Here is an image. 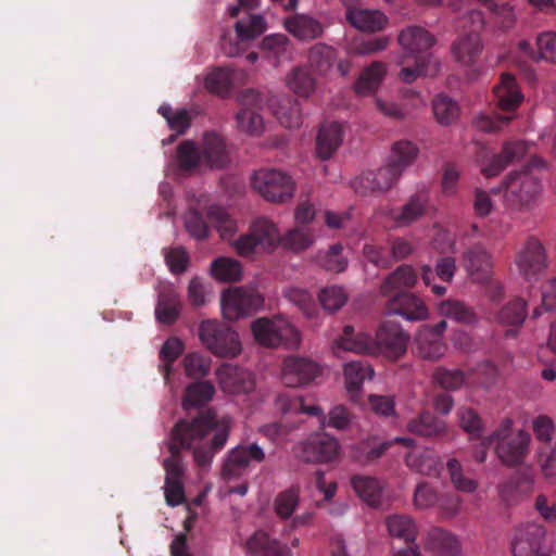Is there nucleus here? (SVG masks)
Wrapping results in <instances>:
<instances>
[{
	"mask_svg": "<svg viewBox=\"0 0 556 556\" xmlns=\"http://www.w3.org/2000/svg\"><path fill=\"white\" fill-rule=\"evenodd\" d=\"M228 437V422L218 420L212 409L201 410L191 419L179 420L172 430L170 457L164 460L165 481H182L185 468L181 450H192L197 466L207 470L215 454L226 445Z\"/></svg>",
	"mask_w": 556,
	"mask_h": 556,
	"instance_id": "obj_1",
	"label": "nucleus"
},
{
	"mask_svg": "<svg viewBox=\"0 0 556 556\" xmlns=\"http://www.w3.org/2000/svg\"><path fill=\"white\" fill-rule=\"evenodd\" d=\"M280 241L286 248L300 252L313 244L314 236L309 229L295 228L281 239L277 226L268 218L260 217L252 223L250 231L235 242V248L239 255L250 256L258 250L274 249Z\"/></svg>",
	"mask_w": 556,
	"mask_h": 556,
	"instance_id": "obj_2",
	"label": "nucleus"
},
{
	"mask_svg": "<svg viewBox=\"0 0 556 556\" xmlns=\"http://www.w3.org/2000/svg\"><path fill=\"white\" fill-rule=\"evenodd\" d=\"M397 40L403 49L399 61L402 65V81L410 84L419 76L434 75L438 72L437 64L431 65V55L428 52L435 39L427 29L416 25L408 26L400 33Z\"/></svg>",
	"mask_w": 556,
	"mask_h": 556,
	"instance_id": "obj_3",
	"label": "nucleus"
},
{
	"mask_svg": "<svg viewBox=\"0 0 556 556\" xmlns=\"http://www.w3.org/2000/svg\"><path fill=\"white\" fill-rule=\"evenodd\" d=\"M489 443H494L495 454L504 466L517 467L530 452L531 437L523 430H514L513 420L504 418L489 435Z\"/></svg>",
	"mask_w": 556,
	"mask_h": 556,
	"instance_id": "obj_4",
	"label": "nucleus"
},
{
	"mask_svg": "<svg viewBox=\"0 0 556 556\" xmlns=\"http://www.w3.org/2000/svg\"><path fill=\"white\" fill-rule=\"evenodd\" d=\"M251 329L256 342L266 348L296 349L301 342L300 331L282 317L257 318Z\"/></svg>",
	"mask_w": 556,
	"mask_h": 556,
	"instance_id": "obj_5",
	"label": "nucleus"
},
{
	"mask_svg": "<svg viewBox=\"0 0 556 556\" xmlns=\"http://www.w3.org/2000/svg\"><path fill=\"white\" fill-rule=\"evenodd\" d=\"M199 336L207 350L216 356L235 357L241 351L237 332L227 325L216 320L202 321L199 328Z\"/></svg>",
	"mask_w": 556,
	"mask_h": 556,
	"instance_id": "obj_6",
	"label": "nucleus"
},
{
	"mask_svg": "<svg viewBox=\"0 0 556 556\" xmlns=\"http://www.w3.org/2000/svg\"><path fill=\"white\" fill-rule=\"evenodd\" d=\"M485 25L484 16L479 10H469L463 17V27H468L466 35L456 40L452 47L453 54L457 62L470 65L476 62L482 51L480 30Z\"/></svg>",
	"mask_w": 556,
	"mask_h": 556,
	"instance_id": "obj_7",
	"label": "nucleus"
},
{
	"mask_svg": "<svg viewBox=\"0 0 556 556\" xmlns=\"http://www.w3.org/2000/svg\"><path fill=\"white\" fill-rule=\"evenodd\" d=\"M505 203L513 210L529 208L541 192L539 178L527 169L508 175L505 182Z\"/></svg>",
	"mask_w": 556,
	"mask_h": 556,
	"instance_id": "obj_8",
	"label": "nucleus"
},
{
	"mask_svg": "<svg viewBox=\"0 0 556 556\" xmlns=\"http://www.w3.org/2000/svg\"><path fill=\"white\" fill-rule=\"evenodd\" d=\"M256 190L266 201L283 203L293 197L294 182L292 178L277 169H260L251 179Z\"/></svg>",
	"mask_w": 556,
	"mask_h": 556,
	"instance_id": "obj_9",
	"label": "nucleus"
},
{
	"mask_svg": "<svg viewBox=\"0 0 556 556\" xmlns=\"http://www.w3.org/2000/svg\"><path fill=\"white\" fill-rule=\"evenodd\" d=\"M264 460L265 452L258 444H240L227 452L222 466V478L225 481L240 480L247 475L252 464Z\"/></svg>",
	"mask_w": 556,
	"mask_h": 556,
	"instance_id": "obj_10",
	"label": "nucleus"
},
{
	"mask_svg": "<svg viewBox=\"0 0 556 556\" xmlns=\"http://www.w3.org/2000/svg\"><path fill=\"white\" fill-rule=\"evenodd\" d=\"M263 296L252 288L237 287L222 295V312L225 318L237 320L263 306Z\"/></svg>",
	"mask_w": 556,
	"mask_h": 556,
	"instance_id": "obj_11",
	"label": "nucleus"
},
{
	"mask_svg": "<svg viewBox=\"0 0 556 556\" xmlns=\"http://www.w3.org/2000/svg\"><path fill=\"white\" fill-rule=\"evenodd\" d=\"M382 296L386 299V315H397L409 321H420L428 318L429 312L425 302L412 292H397Z\"/></svg>",
	"mask_w": 556,
	"mask_h": 556,
	"instance_id": "obj_12",
	"label": "nucleus"
},
{
	"mask_svg": "<svg viewBox=\"0 0 556 556\" xmlns=\"http://www.w3.org/2000/svg\"><path fill=\"white\" fill-rule=\"evenodd\" d=\"M546 529L536 522H528L520 526L511 542L514 556H549L543 551Z\"/></svg>",
	"mask_w": 556,
	"mask_h": 556,
	"instance_id": "obj_13",
	"label": "nucleus"
},
{
	"mask_svg": "<svg viewBox=\"0 0 556 556\" xmlns=\"http://www.w3.org/2000/svg\"><path fill=\"white\" fill-rule=\"evenodd\" d=\"M408 338L400 324L391 320L381 323L374 339L377 354L381 353L392 358L401 357L406 352Z\"/></svg>",
	"mask_w": 556,
	"mask_h": 556,
	"instance_id": "obj_14",
	"label": "nucleus"
},
{
	"mask_svg": "<svg viewBox=\"0 0 556 556\" xmlns=\"http://www.w3.org/2000/svg\"><path fill=\"white\" fill-rule=\"evenodd\" d=\"M321 372L319 365L306 357L289 356L283 361L281 380L289 388L309 384Z\"/></svg>",
	"mask_w": 556,
	"mask_h": 556,
	"instance_id": "obj_15",
	"label": "nucleus"
},
{
	"mask_svg": "<svg viewBox=\"0 0 556 556\" xmlns=\"http://www.w3.org/2000/svg\"><path fill=\"white\" fill-rule=\"evenodd\" d=\"M340 451L339 441L328 433L312 434L302 444L300 457L307 463H328L333 460Z\"/></svg>",
	"mask_w": 556,
	"mask_h": 556,
	"instance_id": "obj_16",
	"label": "nucleus"
},
{
	"mask_svg": "<svg viewBox=\"0 0 556 556\" xmlns=\"http://www.w3.org/2000/svg\"><path fill=\"white\" fill-rule=\"evenodd\" d=\"M402 174L389 162L377 172H367L356 178L353 188L361 194L374 191H388L401 178Z\"/></svg>",
	"mask_w": 556,
	"mask_h": 556,
	"instance_id": "obj_17",
	"label": "nucleus"
},
{
	"mask_svg": "<svg viewBox=\"0 0 556 556\" xmlns=\"http://www.w3.org/2000/svg\"><path fill=\"white\" fill-rule=\"evenodd\" d=\"M517 266L520 273L531 280L541 274L547 266L545 249L536 238H529L525 248L517 255Z\"/></svg>",
	"mask_w": 556,
	"mask_h": 556,
	"instance_id": "obj_18",
	"label": "nucleus"
},
{
	"mask_svg": "<svg viewBox=\"0 0 556 556\" xmlns=\"http://www.w3.org/2000/svg\"><path fill=\"white\" fill-rule=\"evenodd\" d=\"M216 374L220 388L226 393L248 394L255 388L254 376L247 369L226 364Z\"/></svg>",
	"mask_w": 556,
	"mask_h": 556,
	"instance_id": "obj_19",
	"label": "nucleus"
},
{
	"mask_svg": "<svg viewBox=\"0 0 556 556\" xmlns=\"http://www.w3.org/2000/svg\"><path fill=\"white\" fill-rule=\"evenodd\" d=\"M464 267L473 282L486 283L492 276L491 256L485 248L478 243L464 252Z\"/></svg>",
	"mask_w": 556,
	"mask_h": 556,
	"instance_id": "obj_20",
	"label": "nucleus"
},
{
	"mask_svg": "<svg viewBox=\"0 0 556 556\" xmlns=\"http://www.w3.org/2000/svg\"><path fill=\"white\" fill-rule=\"evenodd\" d=\"M494 102L504 113L514 115V112L523 101V94L514 75L504 73L493 87Z\"/></svg>",
	"mask_w": 556,
	"mask_h": 556,
	"instance_id": "obj_21",
	"label": "nucleus"
},
{
	"mask_svg": "<svg viewBox=\"0 0 556 556\" xmlns=\"http://www.w3.org/2000/svg\"><path fill=\"white\" fill-rule=\"evenodd\" d=\"M527 153V144L522 140L505 142L501 154L493 155L486 164L482 165L481 172L488 177L497 176L506 166L520 160Z\"/></svg>",
	"mask_w": 556,
	"mask_h": 556,
	"instance_id": "obj_22",
	"label": "nucleus"
},
{
	"mask_svg": "<svg viewBox=\"0 0 556 556\" xmlns=\"http://www.w3.org/2000/svg\"><path fill=\"white\" fill-rule=\"evenodd\" d=\"M283 26L289 34L302 41L317 39L324 33L321 23L308 14H292L283 20Z\"/></svg>",
	"mask_w": 556,
	"mask_h": 556,
	"instance_id": "obj_23",
	"label": "nucleus"
},
{
	"mask_svg": "<svg viewBox=\"0 0 556 556\" xmlns=\"http://www.w3.org/2000/svg\"><path fill=\"white\" fill-rule=\"evenodd\" d=\"M200 147L204 166L210 168H224L228 164L229 156L225 140L215 131L205 132Z\"/></svg>",
	"mask_w": 556,
	"mask_h": 556,
	"instance_id": "obj_24",
	"label": "nucleus"
},
{
	"mask_svg": "<svg viewBox=\"0 0 556 556\" xmlns=\"http://www.w3.org/2000/svg\"><path fill=\"white\" fill-rule=\"evenodd\" d=\"M533 483V476L529 471H517L498 486V493L505 503L511 504L530 494Z\"/></svg>",
	"mask_w": 556,
	"mask_h": 556,
	"instance_id": "obj_25",
	"label": "nucleus"
},
{
	"mask_svg": "<svg viewBox=\"0 0 556 556\" xmlns=\"http://www.w3.org/2000/svg\"><path fill=\"white\" fill-rule=\"evenodd\" d=\"M387 75V66L381 61H374L363 68L354 83V91L357 96L368 97L375 94L380 88Z\"/></svg>",
	"mask_w": 556,
	"mask_h": 556,
	"instance_id": "obj_26",
	"label": "nucleus"
},
{
	"mask_svg": "<svg viewBox=\"0 0 556 556\" xmlns=\"http://www.w3.org/2000/svg\"><path fill=\"white\" fill-rule=\"evenodd\" d=\"M337 346L340 350L364 353L377 354V344L374 338L363 331L356 332L353 326H345L341 337L337 341Z\"/></svg>",
	"mask_w": 556,
	"mask_h": 556,
	"instance_id": "obj_27",
	"label": "nucleus"
},
{
	"mask_svg": "<svg viewBox=\"0 0 556 556\" xmlns=\"http://www.w3.org/2000/svg\"><path fill=\"white\" fill-rule=\"evenodd\" d=\"M342 125L332 122L323 124L316 139V152L321 160L330 159L342 143Z\"/></svg>",
	"mask_w": 556,
	"mask_h": 556,
	"instance_id": "obj_28",
	"label": "nucleus"
},
{
	"mask_svg": "<svg viewBox=\"0 0 556 556\" xmlns=\"http://www.w3.org/2000/svg\"><path fill=\"white\" fill-rule=\"evenodd\" d=\"M417 279L416 270L410 265L403 264L383 279L380 286V293L381 295H389L391 293L406 292V289L415 287Z\"/></svg>",
	"mask_w": 556,
	"mask_h": 556,
	"instance_id": "obj_29",
	"label": "nucleus"
},
{
	"mask_svg": "<svg viewBox=\"0 0 556 556\" xmlns=\"http://www.w3.org/2000/svg\"><path fill=\"white\" fill-rule=\"evenodd\" d=\"M527 317V303L520 298H516L505 304L495 315V320L502 326H510L505 336L515 337L518 328L521 327Z\"/></svg>",
	"mask_w": 556,
	"mask_h": 556,
	"instance_id": "obj_30",
	"label": "nucleus"
},
{
	"mask_svg": "<svg viewBox=\"0 0 556 556\" xmlns=\"http://www.w3.org/2000/svg\"><path fill=\"white\" fill-rule=\"evenodd\" d=\"M345 15L349 23L362 31H379L388 23L387 16L379 10L349 9Z\"/></svg>",
	"mask_w": 556,
	"mask_h": 556,
	"instance_id": "obj_31",
	"label": "nucleus"
},
{
	"mask_svg": "<svg viewBox=\"0 0 556 556\" xmlns=\"http://www.w3.org/2000/svg\"><path fill=\"white\" fill-rule=\"evenodd\" d=\"M181 311V302L178 293L172 287H164L159 293L155 306L156 320L164 325L174 324Z\"/></svg>",
	"mask_w": 556,
	"mask_h": 556,
	"instance_id": "obj_32",
	"label": "nucleus"
},
{
	"mask_svg": "<svg viewBox=\"0 0 556 556\" xmlns=\"http://www.w3.org/2000/svg\"><path fill=\"white\" fill-rule=\"evenodd\" d=\"M446 429V422L430 412H422L407 422L409 433L424 438L441 437Z\"/></svg>",
	"mask_w": 556,
	"mask_h": 556,
	"instance_id": "obj_33",
	"label": "nucleus"
},
{
	"mask_svg": "<svg viewBox=\"0 0 556 556\" xmlns=\"http://www.w3.org/2000/svg\"><path fill=\"white\" fill-rule=\"evenodd\" d=\"M426 546L442 556H455L460 552L456 535L439 527L429 530Z\"/></svg>",
	"mask_w": 556,
	"mask_h": 556,
	"instance_id": "obj_34",
	"label": "nucleus"
},
{
	"mask_svg": "<svg viewBox=\"0 0 556 556\" xmlns=\"http://www.w3.org/2000/svg\"><path fill=\"white\" fill-rule=\"evenodd\" d=\"M389 535L407 544L415 543L418 536V526L413 517L404 514H393L386 519Z\"/></svg>",
	"mask_w": 556,
	"mask_h": 556,
	"instance_id": "obj_35",
	"label": "nucleus"
},
{
	"mask_svg": "<svg viewBox=\"0 0 556 556\" xmlns=\"http://www.w3.org/2000/svg\"><path fill=\"white\" fill-rule=\"evenodd\" d=\"M237 18L235 30L240 42L252 41L267 29V23L261 14L245 12L242 17Z\"/></svg>",
	"mask_w": 556,
	"mask_h": 556,
	"instance_id": "obj_36",
	"label": "nucleus"
},
{
	"mask_svg": "<svg viewBox=\"0 0 556 556\" xmlns=\"http://www.w3.org/2000/svg\"><path fill=\"white\" fill-rule=\"evenodd\" d=\"M407 466L420 475L437 477L442 470V462L433 451L425 450L421 453H408Z\"/></svg>",
	"mask_w": 556,
	"mask_h": 556,
	"instance_id": "obj_37",
	"label": "nucleus"
},
{
	"mask_svg": "<svg viewBox=\"0 0 556 556\" xmlns=\"http://www.w3.org/2000/svg\"><path fill=\"white\" fill-rule=\"evenodd\" d=\"M357 495L368 505L378 507L382 498V483L372 477L355 476L351 480Z\"/></svg>",
	"mask_w": 556,
	"mask_h": 556,
	"instance_id": "obj_38",
	"label": "nucleus"
},
{
	"mask_svg": "<svg viewBox=\"0 0 556 556\" xmlns=\"http://www.w3.org/2000/svg\"><path fill=\"white\" fill-rule=\"evenodd\" d=\"M391 445L390 441L376 442L374 439H366L353 446L352 456L361 465H369L377 462Z\"/></svg>",
	"mask_w": 556,
	"mask_h": 556,
	"instance_id": "obj_39",
	"label": "nucleus"
},
{
	"mask_svg": "<svg viewBox=\"0 0 556 556\" xmlns=\"http://www.w3.org/2000/svg\"><path fill=\"white\" fill-rule=\"evenodd\" d=\"M419 154L418 147L409 140H399L393 143L388 162L400 173H403L414 164Z\"/></svg>",
	"mask_w": 556,
	"mask_h": 556,
	"instance_id": "obj_40",
	"label": "nucleus"
},
{
	"mask_svg": "<svg viewBox=\"0 0 556 556\" xmlns=\"http://www.w3.org/2000/svg\"><path fill=\"white\" fill-rule=\"evenodd\" d=\"M415 341L418 355L425 359L435 361L445 353L446 346L442 338L435 337L428 329H419Z\"/></svg>",
	"mask_w": 556,
	"mask_h": 556,
	"instance_id": "obj_41",
	"label": "nucleus"
},
{
	"mask_svg": "<svg viewBox=\"0 0 556 556\" xmlns=\"http://www.w3.org/2000/svg\"><path fill=\"white\" fill-rule=\"evenodd\" d=\"M176 162L184 172H192L204 166L201 147L192 140L181 141L176 149Z\"/></svg>",
	"mask_w": 556,
	"mask_h": 556,
	"instance_id": "obj_42",
	"label": "nucleus"
},
{
	"mask_svg": "<svg viewBox=\"0 0 556 556\" xmlns=\"http://www.w3.org/2000/svg\"><path fill=\"white\" fill-rule=\"evenodd\" d=\"M261 49L267 59L278 64L281 59H291L293 46L286 35L271 34L262 40Z\"/></svg>",
	"mask_w": 556,
	"mask_h": 556,
	"instance_id": "obj_43",
	"label": "nucleus"
},
{
	"mask_svg": "<svg viewBox=\"0 0 556 556\" xmlns=\"http://www.w3.org/2000/svg\"><path fill=\"white\" fill-rule=\"evenodd\" d=\"M459 427L468 434L470 440L482 439L485 424L479 413L468 406H462L456 413Z\"/></svg>",
	"mask_w": 556,
	"mask_h": 556,
	"instance_id": "obj_44",
	"label": "nucleus"
},
{
	"mask_svg": "<svg viewBox=\"0 0 556 556\" xmlns=\"http://www.w3.org/2000/svg\"><path fill=\"white\" fill-rule=\"evenodd\" d=\"M215 394V387L208 380L190 383L185 391L184 407H200L208 403Z\"/></svg>",
	"mask_w": 556,
	"mask_h": 556,
	"instance_id": "obj_45",
	"label": "nucleus"
},
{
	"mask_svg": "<svg viewBox=\"0 0 556 556\" xmlns=\"http://www.w3.org/2000/svg\"><path fill=\"white\" fill-rule=\"evenodd\" d=\"M251 556H283V548L264 531L255 532L247 542Z\"/></svg>",
	"mask_w": 556,
	"mask_h": 556,
	"instance_id": "obj_46",
	"label": "nucleus"
},
{
	"mask_svg": "<svg viewBox=\"0 0 556 556\" xmlns=\"http://www.w3.org/2000/svg\"><path fill=\"white\" fill-rule=\"evenodd\" d=\"M439 312L442 316L460 324L471 325L478 320L475 311L458 300H444L439 304Z\"/></svg>",
	"mask_w": 556,
	"mask_h": 556,
	"instance_id": "obj_47",
	"label": "nucleus"
},
{
	"mask_svg": "<svg viewBox=\"0 0 556 556\" xmlns=\"http://www.w3.org/2000/svg\"><path fill=\"white\" fill-rule=\"evenodd\" d=\"M308 65L319 75H326L333 65L336 51L325 43H317L308 50Z\"/></svg>",
	"mask_w": 556,
	"mask_h": 556,
	"instance_id": "obj_48",
	"label": "nucleus"
},
{
	"mask_svg": "<svg viewBox=\"0 0 556 556\" xmlns=\"http://www.w3.org/2000/svg\"><path fill=\"white\" fill-rule=\"evenodd\" d=\"M426 212V199L422 194L410 197L408 202L402 207L401 212L392 213V218L400 227L409 225L419 219Z\"/></svg>",
	"mask_w": 556,
	"mask_h": 556,
	"instance_id": "obj_49",
	"label": "nucleus"
},
{
	"mask_svg": "<svg viewBox=\"0 0 556 556\" xmlns=\"http://www.w3.org/2000/svg\"><path fill=\"white\" fill-rule=\"evenodd\" d=\"M232 74L229 66L217 67L206 75L204 86L211 93L225 97L231 88Z\"/></svg>",
	"mask_w": 556,
	"mask_h": 556,
	"instance_id": "obj_50",
	"label": "nucleus"
},
{
	"mask_svg": "<svg viewBox=\"0 0 556 556\" xmlns=\"http://www.w3.org/2000/svg\"><path fill=\"white\" fill-rule=\"evenodd\" d=\"M433 381L445 391H457L467 381V374L458 368L450 369L446 367H437L432 375Z\"/></svg>",
	"mask_w": 556,
	"mask_h": 556,
	"instance_id": "obj_51",
	"label": "nucleus"
},
{
	"mask_svg": "<svg viewBox=\"0 0 556 556\" xmlns=\"http://www.w3.org/2000/svg\"><path fill=\"white\" fill-rule=\"evenodd\" d=\"M288 87L298 96L308 98L316 87L315 78L305 67L294 68L287 77Z\"/></svg>",
	"mask_w": 556,
	"mask_h": 556,
	"instance_id": "obj_52",
	"label": "nucleus"
},
{
	"mask_svg": "<svg viewBox=\"0 0 556 556\" xmlns=\"http://www.w3.org/2000/svg\"><path fill=\"white\" fill-rule=\"evenodd\" d=\"M374 369L361 361H353L344 366V378L346 389L350 392L359 390L365 379H371Z\"/></svg>",
	"mask_w": 556,
	"mask_h": 556,
	"instance_id": "obj_53",
	"label": "nucleus"
},
{
	"mask_svg": "<svg viewBox=\"0 0 556 556\" xmlns=\"http://www.w3.org/2000/svg\"><path fill=\"white\" fill-rule=\"evenodd\" d=\"M432 110L437 121L445 126L453 124L459 115L457 102L445 94H439L433 99Z\"/></svg>",
	"mask_w": 556,
	"mask_h": 556,
	"instance_id": "obj_54",
	"label": "nucleus"
},
{
	"mask_svg": "<svg viewBox=\"0 0 556 556\" xmlns=\"http://www.w3.org/2000/svg\"><path fill=\"white\" fill-rule=\"evenodd\" d=\"M212 274L222 281H239L242 277V266L237 260L218 257L212 263Z\"/></svg>",
	"mask_w": 556,
	"mask_h": 556,
	"instance_id": "obj_55",
	"label": "nucleus"
},
{
	"mask_svg": "<svg viewBox=\"0 0 556 556\" xmlns=\"http://www.w3.org/2000/svg\"><path fill=\"white\" fill-rule=\"evenodd\" d=\"M277 404L283 413L302 412L309 416L320 417L321 425H325L326 416L323 409L317 405H305L302 397H291L287 393H281L277 397Z\"/></svg>",
	"mask_w": 556,
	"mask_h": 556,
	"instance_id": "obj_56",
	"label": "nucleus"
},
{
	"mask_svg": "<svg viewBox=\"0 0 556 556\" xmlns=\"http://www.w3.org/2000/svg\"><path fill=\"white\" fill-rule=\"evenodd\" d=\"M275 115L286 128H298L302 124L301 108L296 100L283 99L275 111Z\"/></svg>",
	"mask_w": 556,
	"mask_h": 556,
	"instance_id": "obj_57",
	"label": "nucleus"
},
{
	"mask_svg": "<svg viewBox=\"0 0 556 556\" xmlns=\"http://www.w3.org/2000/svg\"><path fill=\"white\" fill-rule=\"evenodd\" d=\"M343 247L340 243L332 244L327 252H319L316 256L317 264L332 273H342L348 266V260L342 255Z\"/></svg>",
	"mask_w": 556,
	"mask_h": 556,
	"instance_id": "obj_58",
	"label": "nucleus"
},
{
	"mask_svg": "<svg viewBox=\"0 0 556 556\" xmlns=\"http://www.w3.org/2000/svg\"><path fill=\"white\" fill-rule=\"evenodd\" d=\"M491 14L495 26L502 30H508L516 24L514 7L509 3H496L494 0L484 7Z\"/></svg>",
	"mask_w": 556,
	"mask_h": 556,
	"instance_id": "obj_59",
	"label": "nucleus"
},
{
	"mask_svg": "<svg viewBox=\"0 0 556 556\" xmlns=\"http://www.w3.org/2000/svg\"><path fill=\"white\" fill-rule=\"evenodd\" d=\"M182 352L184 343L178 338L172 337L163 344L160 351V358L164 362L161 370L166 380H168L173 370V363L182 354Z\"/></svg>",
	"mask_w": 556,
	"mask_h": 556,
	"instance_id": "obj_60",
	"label": "nucleus"
},
{
	"mask_svg": "<svg viewBox=\"0 0 556 556\" xmlns=\"http://www.w3.org/2000/svg\"><path fill=\"white\" fill-rule=\"evenodd\" d=\"M299 489L291 486L277 494L274 508L277 516L281 519H288L292 516L299 505Z\"/></svg>",
	"mask_w": 556,
	"mask_h": 556,
	"instance_id": "obj_61",
	"label": "nucleus"
},
{
	"mask_svg": "<svg viewBox=\"0 0 556 556\" xmlns=\"http://www.w3.org/2000/svg\"><path fill=\"white\" fill-rule=\"evenodd\" d=\"M446 468L451 478V482L456 490L465 493H473L477 490V480L468 478L464 475L459 460L456 458L448 459Z\"/></svg>",
	"mask_w": 556,
	"mask_h": 556,
	"instance_id": "obj_62",
	"label": "nucleus"
},
{
	"mask_svg": "<svg viewBox=\"0 0 556 556\" xmlns=\"http://www.w3.org/2000/svg\"><path fill=\"white\" fill-rule=\"evenodd\" d=\"M321 306L329 312L340 309L346 302L348 295L343 288L338 286L326 287L318 294Z\"/></svg>",
	"mask_w": 556,
	"mask_h": 556,
	"instance_id": "obj_63",
	"label": "nucleus"
},
{
	"mask_svg": "<svg viewBox=\"0 0 556 556\" xmlns=\"http://www.w3.org/2000/svg\"><path fill=\"white\" fill-rule=\"evenodd\" d=\"M538 463L545 479L556 476V443L543 445L539 450Z\"/></svg>",
	"mask_w": 556,
	"mask_h": 556,
	"instance_id": "obj_64",
	"label": "nucleus"
}]
</instances>
